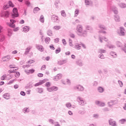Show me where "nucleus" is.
I'll return each mask as SVG.
<instances>
[{
    "label": "nucleus",
    "mask_w": 126,
    "mask_h": 126,
    "mask_svg": "<svg viewBox=\"0 0 126 126\" xmlns=\"http://www.w3.org/2000/svg\"><path fill=\"white\" fill-rule=\"evenodd\" d=\"M61 28V26H55L53 27V29L56 31H59V30H60Z\"/></svg>",
    "instance_id": "17"
},
{
    "label": "nucleus",
    "mask_w": 126,
    "mask_h": 126,
    "mask_svg": "<svg viewBox=\"0 0 126 126\" xmlns=\"http://www.w3.org/2000/svg\"><path fill=\"white\" fill-rule=\"evenodd\" d=\"M119 123L121 124H126V119H122L120 120H119Z\"/></svg>",
    "instance_id": "19"
},
{
    "label": "nucleus",
    "mask_w": 126,
    "mask_h": 126,
    "mask_svg": "<svg viewBox=\"0 0 126 126\" xmlns=\"http://www.w3.org/2000/svg\"><path fill=\"white\" fill-rule=\"evenodd\" d=\"M108 105H109V106H113V105H115V103H114L113 101H110L108 103Z\"/></svg>",
    "instance_id": "34"
},
{
    "label": "nucleus",
    "mask_w": 126,
    "mask_h": 126,
    "mask_svg": "<svg viewBox=\"0 0 126 126\" xmlns=\"http://www.w3.org/2000/svg\"><path fill=\"white\" fill-rule=\"evenodd\" d=\"M8 73H13L15 72V70H9L8 71Z\"/></svg>",
    "instance_id": "41"
},
{
    "label": "nucleus",
    "mask_w": 126,
    "mask_h": 126,
    "mask_svg": "<svg viewBox=\"0 0 126 126\" xmlns=\"http://www.w3.org/2000/svg\"><path fill=\"white\" fill-rule=\"evenodd\" d=\"M80 46L79 45H76L75 46V49H77V50H80Z\"/></svg>",
    "instance_id": "50"
},
{
    "label": "nucleus",
    "mask_w": 126,
    "mask_h": 126,
    "mask_svg": "<svg viewBox=\"0 0 126 126\" xmlns=\"http://www.w3.org/2000/svg\"><path fill=\"white\" fill-rule=\"evenodd\" d=\"M118 83L120 84L121 87H122V86H123V82H122L121 81H118Z\"/></svg>",
    "instance_id": "52"
},
{
    "label": "nucleus",
    "mask_w": 126,
    "mask_h": 126,
    "mask_svg": "<svg viewBox=\"0 0 126 126\" xmlns=\"http://www.w3.org/2000/svg\"><path fill=\"white\" fill-rule=\"evenodd\" d=\"M6 78V75H3L1 77V80H4Z\"/></svg>",
    "instance_id": "36"
},
{
    "label": "nucleus",
    "mask_w": 126,
    "mask_h": 126,
    "mask_svg": "<svg viewBox=\"0 0 126 126\" xmlns=\"http://www.w3.org/2000/svg\"><path fill=\"white\" fill-rule=\"evenodd\" d=\"M45 82H46V80H40L38 83H36L34 85V86L35 87H37V86H40V85H42V84H44Z\"/></svg>",
    "instance_id": "8"
},
{
    "label": "nucleus",
    "mask_w": 126,
    "mask_h": 126,
    "mask_svg": "<svg viewBox=\"0 0 126 126\" xmlns=\"http://www.w3.org/2000/svg\"><path fill=\"white\" fill-rule=\"evenodd\" d=\"M49 92H52V91H57L58 90V87L56 86L52 87L51 88H49L47 89Z\"/></svg>",
    "instance_id": "7"
},
{
    "label": "nucleus",
    "mask_w": 126,
    "mask_h": 126,
    "mask_svg": "<svg viewBox=\"0 0 126 126\" xmlns=\"http://www.w3.org/2000/svg\"><path fill=\"white\" fill-rule=\"evenodd\" d=\"M45 86L46 87H50L51 86V83L50 82H47L45 84Z\"/></svg>",
    "instance_id": "37"
},
{
    "label": "nucleus",
    "mask_w": 126,
    "mask_h": 126,
    "mask_svg": "<svg viewBox=\"0 0 126 126\" xmlns=\"http://www.w3.org/2000/svg\"><path fill=\"white\" fill-rule=\"evenodd\" d=\"M46 69V65H43L41 66V70H45Z\"/></svg>",
    "instance_id": "38"
},
{
    "label": "nucleus",
    "mask_w": 126,
    "mask_h": 126,
    "mask_svg": "<svg viewBox=\"0 0 126 126\" xmlns=\"http://www.w3.org/2000/svg\"><path fill=\"white\" fill-rule=\"evenodd\" d=\"M120 7H122V8H125V7H126V4L124 3H121L119 4Z\"/></svg>",
    "instance_id": "26"
},
{
    "label": "nucleus",
    "mask_w": 126,
    "mask_h": 126,
    "mask_svg": "<svg viewBox=\"0 0 126 126\" xmlns=\"http://www.w3.org/2000/svg\"><path fill=\"white\" fill-rule=\"evenodd\" d=\"M98 91L100 93H102V92H104V89L101 87H99L98 88Z\"/></svg>",
    "instance_id": "23"
},
{
    "label": "nucleus",
    "mask_w": 126,
    "mask_h": 126,
    "mask_svg": "<svg viewBox=\"0 0 126 126\" xmlns=\"http://www.w3.org/2000/svg\"><path fill=\"white\" fill-rule=\"evenodd\" d=\"M8 4L9 6H11V7H14V5L13 4V3H12V2H11V1H9Z\"/></svg>",
    "instance_id": "29"
},
{
    "label": "nucleus",
    "mask_w": 126,
    "mask_h": 126,
    "mask_svg": "<svg viewBox=\"0 0 126 126\" xmlns=\"http://www.w3.org/2000/svg\"><path fill=\"white\" fill-rule=\"evenodd\" d=\"M36 49L38 50L40 52H44V50L45 49L44 48V47L41 45H37L36 46Z\"/></svg>",
    "instance_id": "6"
},
{
    "label": "nucleus",
    "mask_w": 126,
    "mask_h": 126,
    "mask_svg": "<svg viewBox=\"0 0 126 126\" xmlns=\"http://www.w3.org/2000/svg\"><path fill=\"white\" fill-rule=\"evenodd\" d=\"M12 34V31L10 29L8 30V35L11 36Z\"/></svg>",
    "instance_id": "30"
},
{
    "label": "nucleus",
    "mask_w": 126,
    "mask_h": 126,
    "mask_svg": "<svg viewBox=\"0 0 126 126\" xmlns=\"http://www.w3.org/2000/svg\"><path fill=\"white\" fill-rule=\"evenodd\" d=\"M32 49V47L31 46H29V47H28L26 49V51L25 54L26 55H27V54H29V52H30V50Z\"/></svg>",
    "instance_id": "15"
},
{
    "label": "nucleus",
    "mask_w": 126,
    "mask_h": 126,
    "mask_svg": "<svg viewBox=\"0 0 126 126\" xmlns=\"http://www.w3.org/2000/svg\"><path fill=\"white\" fill-rule=\"evenodd\" d=\"M64 84H68V85H69L70 84V81L68 79H66L63 81Z\"/></svg>",
    "instance_id": "20"
},
{
    "label": "nucleus",
    "mask_w": 126,
    "mask_h": 126,
    "mask_svg": "<svg viewBox=\"0 0 126 126\" xmlns=\"http://www.w3.org/2000/svg\"><path fill=\"white\" fill-rule=\"evenodd\" d=\"M76 31H77V32H78V33H82V32L83 31V27H82V26L78 25L77 26Z\"/></svg>",
    "instance_id": "4"
},
{
    "label": "nucleus",
    "mask_w": 126,
    "mask_h": 126,
    "mask_svg": "<svg viewBox=\"0 0 126 126\" xmlns=\"http://www.w3.org/2000/svg\"><path fill=\"white\" fill-rule=\"evenodd\" d=\"M20 94L22 96H25V92H24L23 91L21 92Z\"/></svg>",
    "instance_id": "53"
},
{
    "label": "nucleus",
    "mask_w": 126,
    "mask_h": 126,
    "mask_svg": "<svg viewBox=\"0 0 126 126\" xmlns=\"http://www.w3.org/2000/svg\"><path fill=\"white\" fill-rule=\"evenodd\" d=\"M15 89H17V88H18V85H15L14 86Z\"/></svg>",
    "instance_id": "63"
},
{
    "label": "nucleus",
    "mask_w": 126,
    "mask_h": 126,
    "mask_svg": "<svg viewBox=\"0 0 126 126\" xmlns=\"http://www.w3.org/2000/svg\"><path fill=\"white\" fill-rule=\"evenodd\" d=\"M47 33L48 36H53V32H52L51 30H48L47 32Z\"/></svg>",
    "instance_id": "18"
},
{
    "label": "nucleus",
    "mask_w": 126,
    "mask_h": 126,
    "mask_svg": "<svg viewBox=\"0 0 126 126\" xmlns=\"http://www.w3.org/2000/svg\"><path fill=\"white\" fill-rule=\"evenodd\" d=\"M15 76V77H18L19 76H20V73H19V72H16Z\"/></svg>",
    "instance_id": "39"
},
{
    "label": "nucleus",
    "mask_w": 126,
    "mask_h": 126,
    "mask_svg": "<svg viewBox=\"0 0 126 126\" xmlns=\"http://www.w3.org/2000/svg\"><path fill=\"white\" fill-rule=\"evenodd\" d=\"M39 11H40V8L38 7H35L33 9V12L34 13L38 12Z\"/></svg>",
    "instance_id": "22"
},
{
    "label": "nucleus",
    "mask_w": 126,
    "mask_h": 126,
    "mask_svg": "<svg viewBox=\"0 0 126 126\" xmlns=\"http://www.w3.org/2000/svg\"><path fill=\"white\" fill-rule=\"evenodd\" d=\"M50 41H51V38H50L49 37H46L45 39V42L46 44H49Z\"/></svg>",
    "instance_id": "21"
},
{
    "label": "nucleus",
    "mask_w": 126,
    "mask_h": 126,
    "mask_svg": "<svg viewBox=\"0 0 126 126\" xmlns=\"http://www.w3.org/2000/svg\"><path fill=\"white\" fill-rule=\"evenodd\" d=\"M76 88L79 90V91H83V90H84V88H83L81 85L77 86Z\"/></svg>",
    "instance_id": "12"
},
{
    "label": "nucleus",
    "mask_w": 126,
    "mask_h": 126,
    "mask_svg": "<svg viewBox=\"0 0 126 126\" xmlns=\"http://www.w3.org/2000/svg\"><path fill=\"white\" fill-rule=\"evenodd\" d=\"M79 13V10H78V9H76L75 11V16H77Z\"/></svg>",
    "instance_id": "33"
},
{
    "label": "nucleus",
    "mask_w": 126,
    "mask_h": 126,
    "mask_svg": "<svg viewBox=\"0 0 126 126\" xmlns=\"http://www.w3.org/2000/svg\"><path fill=\"white\" fill-rule=\"evenodd\" d=\"M61 52V49L60 48H58L56 50V54H59Z\"/></svg>",
    "instance_id": "42"
},
{
    "label": "nucleus",
    "mask_w": 126,
    "mask_h": 126,
    "mask_svg": "<svg viewBox=\"0 0 126 126\" xmlns=\"http://www.w3.org/2000/svg\"><path fill=\"white\" fill-rule=\"evenodd\" d=\"M71 58H72V59H75V56L74 55H71Z\"/></svg>",
    "instance_id": "64"
},
{
    "label": "nucleus",
    "mask_w": 126,
    "mask_h": 126,
    "mask_svg": "<svg viewBox=\"0 0 126 126\" xmlns=\"http://www.w3.org/2000/svg\"><path fill=\"white\" fill-rule=\"evenodd\" d=\"M9 66L10 68H15V67H16L15 66V65H14V64L10 65Z\"/></svg>",
    "instance_id": "46"
},
{
    "label": "nucleus",
    "mask_w": 126,
    "mask_h": 126,
    "mask_svg": "<svg viewBox=\"0 0 126 126\" xmlns=\"http://www.w3.org/2000/svg\"><path fill=\"white\" fill-rule=\"evenodd\" d=\"M77 100L79 102V105H82L83 106V105L86 104V102H84V100H83L82 98L78 97Z\"/></svg>",
    "instance_id": "5"
},
{
    "label": "nucleus",
    "mask_w": 126,
    "mask_h": 126,
    "mask_svg": "<svg viewBox=\"0 0 126 126\" xmlns=\"http://www.w3.org/2000/svg\"><path fill=\"white\" fill-rule=\"evenodd\" d=\"M50 59H51L50 57H47L45 58V60L46 61H50Z\"/></svg>",
    "instance_id": "62"
},
{
    "label": "nucleus",
    "mask_w": 126,
    "mask_h": 126,
    "mask_svg": "<svg viewBox=\"0 0 126 126\" xmlns=\"http://www.w3.org/2000/svg\"><path fill=\"white\" fill-rule=\"evenodd\" d=\"M110 54L112 57H113L114 58H117V54H116V53L111 52Z\"/></svg>",
    "instance_id": "31"
},
{
    "label": "nucleus",
    "mask_w": 126,
    "mask_h": 126,
    "mask_svg": "<svg viewBox=\"0 0 126 126\" xmlns=\"http://www.w3.org/2000/svg\"><path fill=\"white\" fill-rule=\"evenodd\" d=\"M51 20L53 21V22H58L60 21L59 19V17L56 16V15H53L51 17Z\"/></svg>",
    "instance_id": "3"
},
{
    "label": "nucleus",
    "mask_w": 126,
    "mask_h": 126,
    "mask_svg": "<svg viewBox=\"0 0 126 126\" xmlns=\"http://www.w3.org/2000/svg\"><path fill=\"white\" fill-rule=\"evenodd\" d=\"M12 54H13L14 55L15 54H17V51L15 50L12 52Z\"/></svg>",
    "instance_id": "61"
},
{
    "label": "nucleus",
    "mask_w": 126,
    "mask_h": 126,
    "mask_svg": "<svg viewBox=\"0 0 126 126\" xmlns=\"http://www.w3.org/2000/svg\"><path fill=\"white\" fill-rule=\"evenodd\" d=\"M62 42L64 45H65L66 44V41H65V39H63Z\"/></svg>",
    "instance_id": "56"
},
{
    "label": "nucleus",
    "mask_w": 126,
    "mask_h": 126,
    "mask_svg": "<svg viewBox=\"0 0 126 126\" xmlns=\"http://www.w3.org/2000/svg\"><path fill=\"white\" fill-rule=\"evenodd\" d=\"M120 33L122 36H124L125 34V29H124L123 27L120 28Z\"/></svg>",
    "instance_id": "16"
},
{
    "label": "nucleus",
    "mask_w": 126,
    "mask_h": 126,
    "mask_svg": "<svg viewBox=\"0 0 126 126\" xmlns=\"http://www.w3.org/2000/svg\"><path fill=\"white\" fill-rule=\"evenodd\" d=\"M0 41L1 42H2V41H4V36H1V38H0Z\"/></svg>",
    "instance_id": "47"
},
{
    "label": "nucleus",
    "mask_w": 126,
    "mask_h": 126,
    "mask_svg": "<svg viewBox=\"0 0 126 126\" xmlns=\"http://www.w3.org/2000/svg\"><path fill=\"white\" fill-rule=\"evenodd\" d=\"M37 76H38V77H43V75L42 73H38V74H37Z\"/></svg>",
    "instance_id": "45"
},
{
    "label": "nucleus",
    "mask_w": 126,
    "mask_h": 126,
    "mask_svg": "<svg viewBox=\"0 0 126 126\" xmlns=\"http://www.w3.org/2000/svg\"><path fill=\"white\" fill-rule=\"evenodd\" d=\"M115 20L117 22L120 21V16H119V15H116L115 17Z\"/></svg>",
    "instance_id": "28"
},
{
    "label": "nucleus",
    "mask_w": 126,
    "mask_h": 126,
    "mask_svg": "<svg viewBox=\"0 0 126 126\" xmlns=\"http://www.w3.org/2000/svg\"><path fill=\"white\" fill-rule=\"evenodd\" d=\"M8 7H9L8 5L6 4V5H5L3 6V9H4V10H6V9H7V8H8Z\"/></svg>",
    "instance_id": "40"
},
{
    "label": "nucleus",
    "mask_w": 126,
    "mask_h": 126,
    "mask_svg": "<svg viewBox=\"0 0 126 126\" xmlns=\"http://www.w3.org/2000/svg\"><path fill=\"white\" fill-rule=\"evenodd\" d=\"M114 12L115 14H118V13H119V11H118V10H114Z\"/></svg>",
    "instance_id": "58"
},
{
    "label": "nucleus",
    "mask_w": 126,
    "mask_h": 126,
    "mask_svg": "<svg viewBox=\"0 0 126 126\" xmlns=\"http://www.w3.org/2000/svg\"><path fill=\"white\" fill-rule=\"evenodd\" d=\"M9 15V12H6L5 13V17H8V16Z\"/></svg>",
    "instance_id": "49"
},
{
    "label": "nucleus",
    "mask_w": 126,
    "mask_h": 126,
    "mask_svg": "<svg viewBox=\"0 0 126 126\" xmlns=\"http://www.w3.org/2000/svg\"><path fill=\"white\" fill-rule=\"evenodd\" d=\"M3 97L6 99H9V94H4L3 95Z\"/></svg>",
    "instance_id": "27"
},
{
    "label": "nucleus",
    "mask_w": 126,
    "mask_h": 126,
    "mask_svg": "<svg viewBox=\"0 0 126 126\" xmlns=\"http://www.w3.org/2000/svg\"><path fill=\"white\" fill-rule=\"evenodd\" d=\"M29 71L30 73H33L35 71V70L33 69H30Z\"/></svg>",
    "instance_id": "51"
},
{
    "label": "nucleus",
    "mask_w": 126,
    "mask_h": 126,
    "mask_svg": "<svg viewBox=\"0 0 126 126\" xmlns=\"http://www.w3.org/2000/svg\"><path fill=\"white\" fill-rule=\"evenodd\" d=\"M85 3L86 5H92L93 2L91 0H85Z\"/></svg>",
    "instance_id": "13"
},
{
    "label": "nucleus",
    "mask_w": 126,
    "mask_h": 126,
    "mask_svg": "<svg viewBox=\"0 0 126 126\" xmlns=\"http://www.w3.org/2000/svg\"><path fill=\"white\" fill-rule=\"evenodd\" d=\"M108 48H109V49H114V48H115V46L113 45H108Z\"/></svg>",
    "instance_id": "44"
},
{
    "label": "nucleus",
    "mask_w": 126,
    "mask_h": 126,
    "mask_svg": "<svg viewBox=\"0 0 126 126\" xmlns=\"http://www.w3.org/2000/svg\"><path fill=\"white\" fill-rule=\"evenodd\" d=\"M35 63V61L34 60H29L28 61L29 63Z\"/></svg>",
    "instance_id": "48"
},
{
    "label": "nucleus",
    "mask_w": 126,
    "mask_h": 126,
    "mask_svg": "<svg viewBox=\"0 0 126 126\" xmlns=\"http://www.w3.org/2000/svg\"><path fill=\"white\" fill-rule=\"evenodd\" d=\"M23 31H24V32H28V31H29V27L27 26L24 27Z\"/></svg>",
    "instance_id": "24"
},
{
    "label": "nucleus",
    "mask_w": 126,
    "mask_h": 126,
    "mask_svg": "<svg viewBox=\"0 0 126 126\" xmlns=\"http://www.w3.org/2000/svg\"><path fill=\"white\" fill-rule=\"evenodd\" d=\"M66 106L67 108L70 109V107H71V104H70V103L68 102L66 104Z\"/></svg>",
    "instance_id": "35"
},
{
    "label": "nucleus",
    "mask_w": 126,
    "mask_h": 126,
    "mask_svg": "<svg viewBox=\"0 0 126 126\" xmlns=\"http://www.w3.org/2000/svg\"><path fill=\"white\" fill-rule=\"evenodd\" d=\"M10 22L11 24H9V26H10V27H12V28H14L15 27V25H13V24H14V23L16 22V21L13 19H11Z\"/></svg>",
    "instance_id": "10"
},
{
    "label": "nucleus",
    "mask_w": 126,
    "mask_h": 126,
    "mask_svg": "<svg viewBox=\"0 0 126 126\" xmlns=\"http://www.w3.org/2000/svg\"><path fill=\"white\" fill-rule=\"evenodd\" d=\"M40 21L42 23H44V21H45V19L44 18V16L41 15L40 18Z\"/></svg>",
    "instance_id": "25"
},
{
    "label": "nucleus",
    "mask_w": 126,
    "mask_h": 126,
    "mask_svg": "<svg viewBox=\"0 0 126 126\" xmlns=\"http://www.w3.org/2000/svg\"><path fill=\"white\" fill-rule=\"evenodd\" d=\"M20 24H24V20H21L20 22Z\"/></svg>",
    "instance_id": "60"
},
{
    "label": "nucleus",
    "mask_w": 126,
    "mask_h": 126,
    "mask_svg": "<svg viewBox=\"0 0 126 126\" xmlns=\"http://www.w3.org/2000/svg\"><path fill=\"white\" fill-rule=\"evenodd\" d=\"M61 14L63 17H65L66 16V14H65V12H64V11H61Z\"/></svg>",
    "instance_id": "32"
},
{
    "label": "nucleus",
    "mask_w": 126,
    "mask_h": 126,
    "mask_svg": "<svg viewBox=\"0 0 126 126\" xmlns=\"http://www.w3.org/2000/svg\"><path fill=\"white\" fill-rule=\"evenodd\" d=\"M110 126H117V124H116V121L111 119L109 121Z\"/></svg>",
    "instance_id": "11"
},
{
    "label": "nucleus",
    "mask_w": 126,
    "mask_h": 126,
    "mask_svg": "<svg viewBox=\"0 0 126 126\" xmlns=\"http://www.w3.org/2000/svg\"><path fill=\"white\" fill-rule=\"evenodd\" d=\"M7 77H8L6 78V79H7V80L10 79L12 77L10 75H8Z\"/></svg>",
    "instance_id": "54"
},
{
    "label": "nucleus",
    "mask_w": 126,
    "mask_h": 126,
    "mask_svg": "<svg viewBox=\"0 0 126 126\" xmlns=\"http://www.w3.org/2000/svg\"><path fill=\"white\" fill-rule=\"evenodd\" d=\"M96 104L97 105H99V106H100V107H104L105 106V103L101 102L99 101H96Z\"/></svg>",
    "instance_id": "14"
},
{
    "label": "nucleus",
    "mask_w": 126,
    "mask_h": 126,
    "mask_svg": "<svg viewBox=\"0 0 126 126\" xmlns=\"http://www.w3.org/2000/svg\"><path fill=\"white\" fill-rule=\"evenodd\" d=\"M38 93H43V89H42V88L38 89Z\"/></svg>",
    "instance_id": "43"
},
{
    "label": "nucleus",
    "mask_w": 126,
    "mask_h": 126,
    "mask_svg": "<svg viewBox=\"0 0 126 126\" xmlns=\"http://www.w3.org/2000/svg\"><path fill=\"white\" fill-rule=\"evenodd\" d=\"M50 48L51 50H55V47H54V45H50Z\"/></svg>",
    "instance_id": "55"
},
{
    "label": "nucleus",
    "mask_w": 126,
    "mask_h": 126,
    "mask_svg": "<svg viewBox=\"0 0 126 126\" xmlns=\"http://www.w3.org/2000/svg\"><path fill=\"white\" fill-rule=\"evenodd\" d=\"M99 52H100V53H105V52H106V51L104 50H103V49H100V50H99Z\"/></svg>",
    "instance_id": "57"
},
{
    "label": "nucleus",
    "mask_w": 126,
    "mask_h": 126,
    "mask_svg": "<svg viewBox=\"0 0 126 126\" xmlns=\"http://www.w3.org/2000/svg\"><path fill=\"white\" fill-rule=\"evenodd\" d=\"M99 33H103V34H106L107 33L106 31V30H107V28H106V27H105V26L103 25H99Z\"/></svg>",
    "instance_id": "1"
},
{
    "label": "nucleus",
    "mask_w": 126,
    "mask_h": 126,
    "mask_svg": "<svg viewBox=\"0 0 126 126\" xmlns=\"http://www.w3.org/2000/svg\"><path fill=\"white\" fill-rule=\"evenodd\" d=\"M63 75H62V74H58L54 77V80L57 81V80H59V79H61Z\"/></svg>",
    "instance_id": "9"
},
{
    "label": "nucleus",
    "mask_w": 126,
    "mask_h": 126,
    "mask_svg": "<svg viewBox=\"0 0 126 126\" xmlns=\"http://www.w3.org/2000/svg\"><path fill=\"white\" fill-rule=\"evenodd\" d=\"M13 18L14 17H18V13L17 12V8H14L13 9V14H12Z\"/></svg>",
    "instance_id": "2"
},
{
    "label": "nucleus",
    "mask_w": 126,
    "mask_h": 126,
    "mask_svg": "<svg viewBox=\"0 0 126 126\" xmlns=\"http://www.w3.org/2000/svg\"><path fill=\"white\" fill-rule=\"evenodd\" d=\"M68 114L69 115H70V116H72V115H73V113H72V112H71V111H68Z\"/></svg>",
    "instance_id": "59"
}]
</instances>
